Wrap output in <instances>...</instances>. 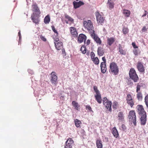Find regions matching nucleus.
<instances>
[{
  "label": "nucleus",
  "instance_id": "54",
  "mask_svg": "<svg viewBox=\"0 0 148 148\" xmlns=\"http://www.w3.org/2000/svg\"><path fill=\"white\" fill-rule=\"evenodd\" d=\"M66 23H68V22H66Z\"/></svg>",
  "mask_w": 148,
  "mask_h": 148
},
{
  "label": "nucleus",
  "instance_id": "22",
  "mask_svg": "<svg viewBox=\"0 0 148 148\" xmlns=\"http://www.w3.org/2000/svg\"><path fill=\"white\" fill-rule=\"evenodd\" d=\"M95 99L99 103H101L102 102L101 95L100 93L96 94L95 95Z\"/></svg>",
  "mask_w": 148,
  "mask_h": 148
},
{
  "label": "nucleus",
  "instance_id": "37",
  "mask_svg": "<svg viewBox=\"0 0 148 148\" xmlns=\"http://www.w3.org/2000/svg\"><path fill=\"white\" fill-rule=\"evenodd\" d=\"M55 36L53 37V39L54 40V42H57L59 41V39L58 38V35H55Z\"/></svg>",
  "mask_w": 148,
  "mask_h": 148
},
{
  "label": "nucleus",
  "instance_id": "16",
  "mask_svg": "<svg viewBox=\"0 0 148 148\" xmlns=\"http://www.w3.org/2000/svg\"><path fill=\"white\" fill-rule=\"evenodd\" d=\"M73 4L74 8L76 9L79 7L81 6L84 5V3L83 2L81 1H80L78 2H77L74 1L73 2Z\"/></svg>",
  "mask_w": 148,
  "mask_h": 148
},
{
  "label": "nucleus",
  "instance_id": "15",
  "mask_svg": "<svg viewBox=\"0 0 148 148\" xmlns=\"http://www.w3.org/2000/svg\"><path fill=\"white\" fill-rule=\"evenodd\" d=\"M70 31L72 37H77L78 36V33L76 29L73 27H71L70 28Z\"/></svg>",
  "mask_w": 148,
  "mask_h": 148
},
{
  "label": "nucleus",
  "instance_id": "34",
  "mask_svg": "<svg viewBox=\"0 0 148 148\" xmlns=\"http://www.w3.org/2000/svg\"><path fill=\"white\" fill-rule=\"evenodd\" d=\"M80 50L82 53L85 54L86 51V47L84 46H82Z\"/></svg>",
  "mask_w": 148,
  "mask_h": 148
},
{
  "label": "nucleus",
  "instance_id": "2",
  "mask_svg": "<svg viewBox=\"0 0 148 148\" xmlns=\"http://www.w3.org/2000/svg\"><path fill=\"white\" fill-rule=\"evenodd\" d=\"M83 24L84 27L88 30L90 34L95 32L93 24L90 20L84 21Z\"/></svg>",
  "mask_w": 148,
  "mask_h": 148
},
{
  "label": "nucleus",
  "instance_id": "3",
  "mask_svg": "<svg viewBox=\"0 0 148 148\" xmlns=\"http://www.w3.org/2000/svg\"><path fill=\"white\" fill-rule=\"evenodd\" d=\"M109 72L112 74L116 75L118 74L119 69L116 64L112 62L110 64Z\"/></svg>",
  "mask_w": 148,
  "mask_h": 148
},
{
  "label": "nucleus",
  "instance_id": "30",
  "mask_svg": "<svg viewBox=\"0 0 148 148\" xmlns=\"http://www.w3.org/2000/svg\"><path fill=\"white\" fill-rule=\"evenodd\" d=\"M97 53L98 55L100 56H102L103 55L104 52L101 47H99L98 48L97 50Z\"/></svg>",
  "mask_w": 148,
  "mask_h": 148
},
{
  "label": "nucleus",
  "instance_id": "39",
  "mask_svg": "<svg viewBox=\"0 0 148 148\" xmlns=\"http://www.w3.org/2000/svg\"><path fill=\"white\" fill-rule=\"evenodd\" d=\"M51 27L52 30L55 33V35H58V32L56 30V29L54 26L53 25L52 26H51Z\"/></svg>",
  "mask_w": 148,
  "mask_h": 148
},
{
  "label": "nucleus",
  "instance_id": "28",
  "mask_svg": "<svg viewBox=\"0 0 148 148\" xmlns=\"http://www.w3.org/2000/svg\"><path fill=\"white\" fill-rule=\"evenodd\" d=\"M72 104L75 107L76 110H78V109L80 107V105L78 103L75 101H73L72 103Z\"/></svg>",
  "mask_w": 148,
  "mask_h": 148
},
{
  "label": "nucleus",
  "instance_id": "7",
  "mask_svg": "<svg viewBox=\"0 0 148 148\" xmlns=\"http://www.w3.org/2000/svg\"><path fill=\"white\" fill-rule=\"evenodd\" d=\"M127 103L131 108H132L134 104V100L132 98V96L130 94H128L126 97Z\"/></svg>",
  "mask_w": 148,
  "mask_h": 148
},
{
  "label": "nucleus",
  "instance_id": "11",
  "mask_svg": "<svg viewBox=\"0 0 148 148\" xmlns=\"http://www.w3.org/2000/svg\"><path fill=\"white\" fill-rule=\"evenodd\" d=\"M91 37L94 39L98 45H101L102 42L100 39L95 34V32L90 34Z\"/></svg>",
  "mask_w": 148,
  "mask_h": 148
},
{
  "label": "nucleus",
  "instance_id": "5",
  "mask_svg": "<svg viewBox=\"0 0 148 148\" xmlns=\"http://www.w3.org/2000/svg\"><path fill=\"white\" fill-rule=\"evenodd\" d=\"M130 121L132 122L135 125H136V116L134 110H131L129 112L128 116Z\"/></svg>",
  "mask_w": 148,
  "mask_h": 148
},
{
  "label": "nucleus",
  "instance_id": "1",
  "mask_svg": "<svg viewBox=\"0 0 148 148\" xmlns=\"http://www.w3.org/2000/svg\"><path fill=\"white\" fill-rule=\"evenodd\" d=\"M137 112L140 116L141 124L144 125L147 121V114L142 105H138L137 106Z\"/></svg>",
  "mask_w": 148,
  "mask_h": 148
},
{
  "label": "nucleus",
  "instance_id": "10",
  "mask_svg": "<svg viewBox=\"0 0 148 148\" xmlns=\"http://www.w3.org/2000/svg\"><path fill=\"white\" fill-rule=\"evenodd\" d=\"M74 145V142L71 138H68L65 143V148H72Z\"/></svg>",
  "mask_w": 148,
  "mask_h": 148
},
{
  "label": "nucleus",
  "instance_id": "51",
  "mask_svg": "<svg viewBox=\"0 0 148 148\" xmlns=\"http://www.w3.org/2000/svg\"><path fill=\"white\" fill-rule=\"evenodd\" d=\"M147 12L145 10V13L142 16V17H144L147 14Z\"/></svg>",
  "mask_w": 148,
  "mask_h": 148
},
{
  "label": "nucleus",
  "instance_id": "23",
  "mask_svg": "<svg viewBox=\"0 0 148 148\" xmlns=\"http://www.w3.org/2000/svg\"><path fill=\"white\" fill-rule=\"evenodd\" d=\"M114 3L111 0H108L107 3V5L110 10L113 9L114 7Z\"/></svg>",
  "mask_w": 148,
  "mask_h": 148
},
{
  "label": "nucleus",
  "instance_id": "21",
  "mask_svg": "<svg viewBox=\"0 0 148 148\" xmlns=\"http://www.w3.org/2000/svg\"><path fill=\"white\" fill-rule=\"evenodd\" d=\"M112 133L115 138H117L119 136V134L115 127H114L112 130Z\"/></svg>",
  "mask_w": 148,
  "mask_h": 148
},
{
  "label": "nucleus",
  "instance_id": "26",
  "mask_svg": "<svg viewBox=\"0 0 148 148\" xmlns=\"http://www.w3.org/2000/svg\"><path fill=\"white\" fill-rule=\"evenodd\" d=\"M115 40V38L113 37L108 38L107 39V44L110 46L114 42Z\"/></svg>",
  "mask_w": 148,
  "mask_h": 148
},
{
  "label": "nucleus",
  "instance_id": "20",
  "mask_svg": "<svg viewBox=\"0 0 148 148\" xmlns=\"http://www.w3.org/2000/svg\"><path fill=\"white\" fill-rule=\"evenodd\" d=\"M100 67L101 72L103 73H105L107 70L106 63H104V62H101Z\"/></svg>",
  "mask_w": 148,
  "mask_h": 148
},
{
  "label": "nucleus",
  "instance_id": "40",
  "mask_svg": "<svg viewBox=\"0 0 148 148\" xmlns=\"http://www.w3.org/2000/svg\"><path fill=\"white\" fill-rule=\"evenodd\" d=\"M118 105V104L117 102H114L112 105V107L113 108L116 109L117 108Z\"/></svg>",
  "mask_w": 148,
  "mask_h": 148
},
{
  "label": "nucleus",
  "instance_id": "44",
  "mask_svg": "<svg viewBox=\"0 0 148 148\" xmlns=\"http://www.w3.org/2000/svg\"><path fill=\"white\" fill-rule=\"evenodd\" d=\"M147 28L145 26H143L142 29L141 31L143 32H145L147 31Z\"/></svg>",
  "mask_w": 148,
  "mask_h": 148
},
{
  "label": "nucleus",
  "instance_id": "45",
  "mask_svg": "<svg viewBox=\"0 0 148 148\" xmlns=\"http://www.w3.org/2000/svg\"><path fill=\"white\" fill-rule=\"evenodd\" d=\"M95 55L94 52H91L90 54V57L91 60L95 58Z\"/></svg>",
  "mask_w": 148,
  "mask_h": 148
},
{
  "label": "nucleus",
  "instance_id": "18",
  "mask_svg": "<svg viewBox=\"0 0 148 148\" xmlns=\"http://www.w3.org/2000/svg\"><path fill=\"white\" fill-rule=\"evenodd\" d=\"M54 43L57 50H60L63 48V44L62 42H59L57 43L54 42Z\"/></svg>",
  "mask_w": 148,
  "mask_h": 148
},
{
  "label": "nucleus",
  "instance_id": "25",
  "mask_svg": "<svg viewBox=\"0 0 148 148\" xmlns=\"http://www.w3.org/2000/svg\"><path fill=\"white\" fill-rule=\"evenodd\" d=\"M33 10L35 12H37V14H40V12L37 5L36 4H34L32 5Z\"/></svg>",
  "mask_w": 148,
  "mask_h": 148
},
{
  "label": "nucleus",
  "instance_id": "50",
  "mask_svg": "<svg viewBox=\"0 0 148 148\" xmlns=\"http://www.w3.org/2000/svg\"><path fill=\"white\" fill-rule=\"evenodd\" d=\"M102 60L103 61V62H104V63H106V60L105 57H103L102 58Z\"/></svg>",
  "mask_w": 148,
  "mask_h": 148
},
{
  "label": "nucleus",
  "instance_id": "42",
  "mask_svg": "<svg viewBox=\"0 0 148 148\" xmlns=\"http://www.w3.org/2000/svg\"><path fill=\"white\" fill-rule=\"evenodd\" d=\"M127 128L125 125L123 124H122L121 126V130H122L125 131L126 130Z\"/></svg>",
  "mask_w": 148,
  "mask_h": 148
},
{
  "label": "nucleus",
  "instance_id": "35",
  "mask_svg": "<svg viewBox=\"0 0 148 148\" xmlns=\"http://www.w3.org/2000/svg\"><path fill=\"white\" fill-rule=\"evenodd\" d=\"M94 63L95 64H98L99 63V60L97 57H95V58L92 60Z\"/></svg>",
  "mask_w": 148,
  "mask_h": 148
},
{
  "label": "nucleus",
  "instance_id": "14",
  "mask_svg": "<svg viewBox=\"0 0 148 148\" xmlns=\"http://www.w3.org/2000/svg\"><path fill=\"white\" fill-rule=\"evenodd\" d=\"M86 39V37L85 35L83 34H81L79 35L78 38V42L81 43L83 42H85Z\"/></svg>",
  "mask_w": 148,
  "mask_h": 148
},
{
  "label": "nucleus",
  "instance_id": "48",
  "mask_svg": "<svg viewBox=\"0 0 148 148\" xmlns=\"http://www.w3.org/2000/svg\"><path fill=\"white\" fill-rule=\"evenodd\" d=\"M86 109H88L89 111L91 110V108L89 105H87L86 106Z\"/></svg>",
  "mask_w": 148,
  "mask_h": 148
},
{
  "label": "nucleus",
  "instance_id": "27",
  "mask_svg": "<svg viewBox=\"0 0 148 148\" xmlns=\"http://www.w3.org/2000/svg\"><path fill=\"white\" fill-rule=\"evenodd\" d=\"M123 14L127 17H129L130 14V12L128 10L124 9L123 10Z\"/></svg>",
  "mask_w": 148,
  "mask_h": 148
},
{
  "label": "nucleus",
  "instance_id": "52",
  "mask_svg": "<svg viewBox=\"0 0 148 148\" xmlns=\"http://www.w3.org/2000/svg\"><path fill=\"white\" fill-rule=\"evenodd\" d=\"M90 43V41L89 40H87L86 44L87 45H89Z\"/></svg>",
  "mask_w": 148,
  "mask_h": 148
},
{
  "label": "nucleus",
  "instance_id": "33",
  "mask_svg": "<svg viewBox=\"0 0 148 148\" xmlns=\"http://www.w3.org/2000/svg\"><path fill=\"white\" fill-rule=\"evenodd\" d=\"M64 16L65 18L68 19L69 21H70L71 22H73L74 20L70 16L67 14H65Z\"/></svg>",
  "mask_w": 148,
  "mask_h": 148
},
{
  "label": "nucleus",
  "instance_id": "36",
  "mask_svg": "<svg viewBox=\"0 0 148 148\" xmlns=\"http://www.w3.org/2000/svg\"><path fill=\"white\" fill-rule=\"evenodd\" d=\"M122 31L124 34H127L129 32V29L127 27H124L123 28Z\"/></svg>",
  "mask_w": 148,
  "mask_h": 148
},
{
  "label": "nucleus",
  "instance_id": "53",
  "mask_svg": "<svg viewBox=\"0 0 148 148\" xmlns=\"http://www.w3.org/2000/svg\"><path fill=\"white\" fill-rule=\"evenodd\" d=\"M18 35L19 37V39L20 40L21 38V34L20 31H19V32H18Z\"/></svg>",
  "mask_w": 148,
  "mask_h": 148
},
{
  "label": "nucleus",
  "instance_id": "29",
  "mask_svg": "<svg viewBox=\"0 0 148 148\" xmlns=\"http://www.w3.org/2000/svg\"><path fill=\"white\" fill-rule=\"evenodd\" d=\"M50 21V16L49 15H47L44 19V22L45 24L49 23Z\"/></svg>",
  "mask_w": 148,
  "mask_h": 148
},
{
  "label": "nucleus",
  "instance_id": "8",
  "mask_svg": "<svg viewBox=\"0 0 148 148\" xmlns=\"http://www.w3.org/2000/svg\"><path fill=\"white\" fill-rule=\"evenodd\" d=\"M39 17L40 14H37L36 13H33L31 16V19L34 23L36 24H38L40 21Z\"/></svg>",
  "mask_w": 148,
  "mask_h": 148
},
{
  "label": "nucleus",
  "instance_id": "13",
  "mask_svg": "<svg viewBox=\"0 0 148 148\" xmlns=\"http://www.w3.org/2000/svg\"><path fill=\"white\" fill-rule=\"evenodd\" d=\"M137 68L140 72H144L145 71V67L141 62H138L137 65Z\"/></svg>",
  "mask_w": 148,
  "mask_h": 148
},
{
  "label": "nucleus",
  "instance_id": "49",
  "mask_svg": "<svg viewBox=\"0 0 148 148\" xmlns=\"http://www.w3.org/2000/svg\"><path fill=\"white\" fill-rule=\"evenodd\" d=\"M134 53L135 56H136L138 54V52L137 50L135 49L134 51Z\"/></svg>",
  "mask_w": 148,
  "mask_h": 148
},
{
  "label": "nucleus",
  "instance_id": "47",
  "mask_svg": "<svg viewBox=\"0 0 148 148\" xmlns=\"http://www.w3.org/2000/svg\"><path fill=\"white\" fill-rule=\"evenodd\" d=\"M132 45L133 46L134 48L135 49L137 48L138 47L136 45V44L135 42H132Z\"/></svg>",
  "mask_w": 148,
  "mask_h": 148
},
{
  "label": "nucleus",
  "instance_id": "6",
  "mask_svg": "<svg viewBox=\"0 0 148 148\" xmlns=\"http://www.w3.org/2000/svg\"><path fill=\"white\" fill-rule=\"evenodd\" d=\"M103 103L107 110L110 112L112 111L111 101L108 100L107 98L104 97L103 99Z\"/></svg>",
  "mask_w": 148,
  "mask_h": 148
},
{
  "label": "nucleus",
  "instance_id": "38",
  "mask_svg": "<svg viewBox=\"0 0 148 148\" xmlns=\"http://www.w3.org/2000/svg\"><path fill=\"white\" fill-rule=\"evenodd\" d=\"M145 102L146 105L147 107L148 108V95H147L145 97Z\"/></svg>",
  "mask_w": 148,
  "mask_h": 148
},
{
  "label": "nucleus",
  "instance_id": "17",
  "mask_svg": "<svg viewBox=\"0 0 148 148\" xmlns=\"http://www.w3.org/2000/svg\"><path fill=\"white\" fill-rule=\"evenodd\" d=\"M117 118L119 121H124V116L123 112L121 111L118 113Z\"/></svg>",
  "mask_w": 148,
  "mask_h": 148
},
{
  "label": "nucleus",
  "instance_id": "55",
  "mask_svg": "<svg viewBox=\"0 0 148 148\" xmlns=\"http://www.w3.org/2000/svg\"><path fill=\"white\" fill-rule=\"evenodd\" d=\"M76 1H79V0H76Z\"/></svg>",
  "mask_w": 148,
  "mask_h": 148
},
{
  "label": "nucleus",
  "instance_id": "43",
  "mask_svg": "<svg viewBox=\"0 0 148 148\" xmlns=\"http://www.w3.org/2000/svg\"><path fill=\"white\" fill-rule=\"evenodd\" d=\"M141 87V86L140 85H139L138 84L137 87H136V92H140L139 91L140 90Z\"/></svg>",
  "mask_w": 148,
  "mask_h": 148
},
{
  "label": "nucleus",
  "instance_id": "31",
  "mask_svg": "<svg viewBox=\"0 0 148 148\" xmlns=\"http://www.w3.org/2000/svg\"><path fill=\"white\" fill-rule=\"evenodd\" d=\"M75 125L77 127H80V125L82 123L80 120L78 119H76L74 121Z\"/></svg>",
  "mask_w": 148,
  "mask_h": 148
},
{
  "label": "nucleus",
  "instance_id": "4",
  "mask_svg": "<svg viewBox=\"0 0 148 148\" xmlns=\"http://www.w3.org/2000/svg\"><path fill=\"white\" fill-rule=\"evenodd\" d=\"M129 75L130 78L135 82H137L139 80L138 77L135 70L134 68H131L129 72Z\"/></svg>",
  "mask_w": 148,
  "mask_h": 148
},
{
  "label": "nucleus",
  "instance_id": "56",
  "mask_svg": "<svg viewBox=\"0 0 148 148\" xmlns=\"http://www.w3.org/2000/svg\"><path fill=\"white\" fill-rule=\"evenodd\" d=\"M147 17H148V15H147Z\"/></svg>",
  "mask_w": 148,
  "mask_h": 148
},
{
  "label": "nucleus",
  "instance_id": "32",
  "mask_svg": "<svg viewBox=\"0 0 148 148\" xmlns=\"http://www.w3.org/2000/svg\"><path fill=\"white\" fill-rule=\"evenodd\" d=\"M137 94L136 97L137 99L139 101H141L143 99V95L141 92H137Z\"/></svg>",
  "mask_w": 148,
  "mask_h": 148
},
{
  "label": "nucleus",
  "instance_id": "41",
  "mask_svg": "<svg viewBox=\"0 0 148 148\" xmlns=\"http://www.w3.org/2000/svg\"><path fill=\"white\" fill-rule=\"evenodd\" d=\"M93 89L96 94L100 93V92L98 89L97 87L96 86H94L93 87Z\"/></svg>",
  "mask_w": 148,
  "mask_h": 148
},
{
  "label": "nucleus",
  "instance_id": "12",
  "mask_svg": "<svg viewBox=\"0 0 148 148\" xmlns=\"http://www.w3.org/2000/svg\"><path fill=\"white\" fill-rule=\"evenodd\" d=\"M51 82L56 85L57 83L58 79L56 73L54 72H53L51 73Z\"/></svg>",
  "mask_w": 148,
  "mask_h": 148
},
{
  "label": "nucleus",
  "instance_id": "9",
  "mask_svg": "<svg viewBox=\"0 0 148 148\" xmlns=\"http://www.w3.org/2000/svg\"><path fill=\"white\" fill-rule=\"evenodd\" d=\"M95 15L97 23L99 24L102 25L104 21V19L98 12H95Z\"/></svg>",
  "mask_w": 148,
  "mask_h": 148
},
{
  "label": "nucleus",
  "instance_id": "19",
  "mask_svg": "<svg viewBox=\"0 0 148 148\" xmlns=\"http://www.w3.org/2000/svg\"><path fill=\"white\" fill-rule=\"evenodd\" d=\"M119 50L120 54L123 55L126 54L127 51L126 49H124L121 44L119 45Z\"/></svg>",
  "mask_w": 148,
  "mask_h": 148
},
{
  "label": "nucleus",
  "instance_id": "24",
  "mask_svg": "<svg viewBox=\"0 0 148 148\" xmlns=\"http://www.w3.org/2000/svg\"><path fill=\"white\" fill-rule=\"evenodd\" d=\"M96 143L97 148H103L102 142L100 139H97L96 141Z\"/></svg>",
  "mask_w": 148,
  "mask_h": 148
},
{
  "label": "nucleus",
  "instance_id": "46",
  "mask_svg": "<svg viewBox=\"0 0 148 148\" xmlns=\"http://www.w3.org/2000/svg\"><path fill=\"white\" fill-rule=\"evenodd\" d=\"M40 38L41 39L44 41H46V38L43 36L41 35L40 36Z\"/></svg>",
  "mask_w": 148,
  "mask_h": 148
}]
</instances>
